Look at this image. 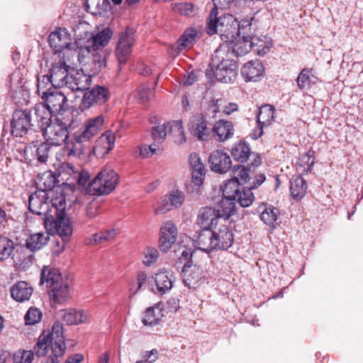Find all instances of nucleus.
I'll return each mask as SVG.
<instances>
[{"mask_svg":"<svg viewBox=\"0 0 363 363\" xmlns=\"http://www.w3.org/2000/svg\"><path fill=\"white\" fill-rule=\"evenodd\" d=\"M51 118L49 117L46 122L37 120L46 141L53 146L65 144L69 157L77 156V147L74 144L73 136L69 135V130L74 129L78 124L77 113L68 111L65 117H57L54 120Z\"/></svg>","mask_w":363,"mask_h":363,"instance_id":"obj_1","label":"nucleus"},{"mask_svg":"<svg viewBox=\"0 0 363 363\" xmlns=\"http://www.w3.org/2000/svg\"><path fill=\"white\" fill-rule=\"evenodd\" d=\"M34 349L38 357H44L50 350L51 363H59L57 359L66 351L62 324L55 322L51 330H44L38 337Z\"/></svg>","mask_w":363,"mask_h":363,"instance_id":"obj_2","label":"nucleus"},{"mask_svg":"<svg viewBox=\"0 0 363 363\" xmlns=\"http://www.w3.org/2000/svg\"><path fill=\"white\" fill-rule=\"evenodd\" d=\"M229 48L220 45L214 52L210 68L206 69V77L213 82L212 77L223 83H232L237 77L238 65L236 62L228 57Z\"/></svg>","mask_w":363,"mask_h":363,"instance_id":"obj_3","label":"nucleus"},{"mask_svg":"<svg viewBox=\"0 0 363 363\" xmlns=\"http://www.w3.org/2000/svg\"><path fill=\"white\" fill-rule=\"evenodd\" d=\"M206 31L210 35L219 33L222 40L228 42L237 35L238 21L233 15L213 8L207 20Z\"/></svg>","mask_w":363,"mask_h":363,"instance_id":"obj_4","label":"nucleus"},{"mask_svg":"<svg viewBox=\"0 0 363 363\" xmlns=\"http://www.w3.org/2000/svg\"><path fill=\"white\" fill-rule=\"evenodd\" d=\"M42 99L45 100V104H37L33 109L34 116L37 120H43L46 122L52 115H60V117L66 116L67 99L61 91L52 90Z\"/></svg>","mask_w":363,"mask_h":363,"instance_id":"obj_5","label":"nucleus"},{"mask_svg":"<svg viewBox=\"0 0 363 363\" xmlns=\"http://www.w3.org/2000/svg\"><path fill=\"white\" fill-rule=\"evenodd\" d=\"M56 218L47 216L43 220L46 230L50 234L56 233L62 239V242H55L52 252L55 255H59L65 250V243L69 242L72 235V226L69 218L62 211L56 209Z\"/></svg>","mask_w":363,"mask_h":363,"instance_id":"obj_6","label":"nucleus"},{"mask_svg":"<svg viewBox=\"0 0 363 363\" xmlns=\"http://www.w3.org/2000/svg\"><path fill=\"white\" fill-rule=\"evenodd\" d=\"M104 118L102 116H98L93 118L87 119L84 125L73 134V141L77 147V155L80 157L89 155L91 150L83 146V143L92 141L103 129Z\"/></svg>","mask_w":363,"mask_h":363,"instance_id":"obj_7","label":"nucleus"},{"mask_svg":"<svg viewBox=\"0 0 363 363\" xmlns=\"http://www.w3.org/2000/svg\"><path fill=\"white\" fill-rule=\"evenodd\" d=\"M119 182V176L113 169L103 168L89 183V187L94 194H108L113 191Z\"/></svg>","mask_w":363,"mask_h":363,"instance_id":"obj_8","label":"nucleus"},{"mask_svg":"<svg viewBox=\"0 0 363 363\" xmlns=\"http://www.w3.org/2000/svg\"><path fill=\"white\" fill-rule=\"evenodd\" d=\"M94 52L90 49V46L86 47L84 49L81 48L79 51L74 50L78 61L84 65L83 69L92 77L106 66L105 56Z\"/></svg>","mask_w":363,"mask_h":363,"instance_id":"obj_9","label":"nucleus"},{"mask_svg":"<svg viewBox=\"0 0 363 363\" xmlns=\"http://www.w3.org/2000/svg\"><path fill=\"white\" fill-rule=\"evenodd\" d=\"M94 52L90 49V46L86 47L84 49L81 48L79 51L74 50L78 61L84 65L83 69L92 77L106 66L105 56Z\"/></svg>","mask_w":363,"mask_h":363,"instance_id":"obj_10","label":"nucleus"},{"mask_svg":"<svg viewBox=\"0 0 363 363\" xmlns=\"http://www.w3.org/2000/svg\"><path fill=\"white\" fill-rule=\"evenodd\" d=\"M234 182H225L220 185V190L222 192V199L219 201L216 209L220 218L228 219L235 211V199L232 194V185Z\"/></svg>","mask_w":363,"mask_h":363,"instance_id":"obj_11","label":"nucleus"},{"mask_svg":"<svg viewBox=\"0 0 363 363\" xmlns=\"http://www.w3.org/2000/svg\"><path fill=\"white\" fill-rule=\"evenodd\" d=\"M32 118L33 121L37 122L33 110L29 113L21 110L16 111L11 123V134L16 137H22L26 135L30 127L33 125L31 123Z\"/></svg>","mask_w":363,"mask_h":363,"instance_id":"obj_12","label":"nucleus"},{"mask_svg":"<svg viewBox=\"0 0 363 363\" xmlns=\"http://www.w3.org/2000/svg\"><path fill=\"white\" fill-rule=\"evenodd\" d=\"M49 44L55 52L62 53L63 57L69 55V52L74 48V45L71 43L69 34L65 28H58L49 35Z\"/></svg>","mask_w":363,"mask_h":363,"instance_id":"obj_13","label":"nucleus"},{"mask_svg":"<svg viewBox=\"0 0 363 363\" xmlns=\"http://www.w3.org/2000/svg\"><path fill=\"white\" fill-rule=\"evenodd\" d=\"M206 271L199 265L194 264L192 260H188L183 267L182 278L185 286L196 288L202 280H206Z\"/></svg>","mask_w":363,"mask_h":363,"instance_id":"obj_14","label":"nucleus"},{"mask_svg":"<svg viewBox=\"0 0 363 363\" xmlns=\"http://www.w3.org/2000/svg\"><path fill=\"white\" fill-rule=\"evenodd\" d=\"M190 133L199 140H207L211 134V128L202 113L193 115L189 121Z\"/></svg>","mask_w":363,"mask_h":363,"instance_id":"obj_15","label":"nucleus"},{"mask_svg":"<svg viewBox=\"0 0 363 363\" xmlns=\"http://www.w3.org/2000/svg\"><path fill=\"white\" fill-rule=\"evenodd\" d=\"M109 96L110 92L106 86H94L84 94L81 107L85 109L89 108L94 105L104 104L108 101Z\"/></svg>","mask_w":363,"mask_h":363,"instance_id":"obj_16","label":"nucleus"},{"mask_svg":"<svg viewBox=\"0 0 363 363\" xmlns=\"http://www.w3.org/2000/svg\"><path fill=\"white\" fill-rule=\"evenodd\" d=\"M134 34L132 29L127 28L120 35L116 55L120 64L125 63L131 53L134 43Z\"/></svg>","mask_w":363,"mask_h":363,"instance_id":"obj_17","label":"nucleus"},{"mask_svg":"<svg viewBox=\"0 0 363 363\" xmlns=\"http://www.w3.org/2000/svg\"><path fill=\"white\" fill-rule=\"evenodd\" d=\"M67 79V88L72 91L87 90L92 82L91 74H89L83 68L69 73V77Z\"/></svg>","mask_w":363,"mask_h":363,"instance_id":"obj_18","label":"nucleus"},{"mask_svg":"<svg viewBox=\"0 0 363 363\" xmlns=\"http://www.w3.org/2000/svg\"><path fill=\"white\" fill-rule=\"evenodd\" d=\"M225 43L223 45L229 48V52L231 50V52L235 56H242L252 49L254 40H252V35H238Z\"/></svg>","mask_w":363,"mask_h":363,"instance_id":"obj_19","label":"nucleus"},{"mask_svg":"<svg viewBox=\"0 0 363 363\" xmlns=\"http://www.w3.org/2000/svg\"><path fill=\"white\" fill-rule=\"evenodd\" d=\"M210 167L212 171L223 174L231 167V160L229 155L223 150L213 151L208 158Z\"/></svg>","mask_w":363,"mask_h":363,"instance_id":"obj_20","label":"nucleus"},{"mask_svg":"<svg viewBox=\"0 0 363 363\" xmlns=\"http://www.w3.org/2000/svg\"><path fill=\"white\" fill-rule=\"evenodd\" d=\"M215 250H227L234 240L233 233L225 224H220L212 229Z\"/></svg>","mask_w":363,"mask_h":363,"instance_id":"obj_21","label":"nucleus"},{"mask_svg":"<svg viewBox=\"0 0 363 363\" xmlns=\"http://www.w3.org/2000/svg\"><path fill=\"white\" fill-rule=\"evenodd\" d=\"M68 176L76 179L77 184L81 186H86L89 181V174L88 172H79V169H76L69 163L62 164L58 170V177H62V180L68 181Z\"/></svg>","mask_w":363,"mask_h":363,"instance_id":"obj_22","label":"nucleus"},{"mask_svg":"<svg viewBox=\"0 0 363 363\" xmlns=\"http://www.w3.org/2000/svg\"><path fill=\"white\" fill-rule=\"evenodd\" d=\"M68 69L69 66L66 65L65 60H60L52 66L50 70V76L55 88L67 87V78L69 77Z\"/></svg>","mask_w":363,"mask_h":363,"instance_id":"obj_23","label":"nucleus"},{"mask_svg":"<svg viewBox=\"0 0 363 363\" xmlns=\"http://www.w3.org/2000/svg\"><path fill=\"white\" fill-rule=\"evenodd\" d=\"M177 229L172 221L165 222L160 228V248L163 252H167L176 242Z\"/></svg>","mask_w":363,"mask_h":363,"instance_id":"obj_24","label":"nucleus"},{"mask_svg":"<svg viewBox=\"0 0 363 363\" xmlns=\"http://www.w3.org/2000/svg\"><path fill=\"white\" fill-rule=\"evenodd\" d=\"M50 146L52 145L47 141L39 145L32 143L25 148L26 158L30 160L36 159L38 162L45 163L49 157Z\"/></svg>","mask_w":363,"mask_h":363,"instance_id":"obj_25","label":"nucleus"},{"mask_svg":"<svg viewBox=\"0 0 363 363\" xmlns=\"http://www.w3.org/2000/svg\"><path fill=\"white\" fill-rule=\"evenodd\" d=\"M220 218L215 208L203 207L199 211L197 222L202 229H213L221 224Z\"/></svg>","mask_w":363,"mask_h":363,"instance_id":"obj_26","label":"nucleus"},{"mask_svg":"<svg viewBox=\"0 0 363 363\" xmlns=\"http://www.w3.org/2000/svg\"><path fill=\"white\" fill-rule=\"evenodd\" d=\"M47 194L41 191L31 194L28 199V208L30 212L37 215H44V220L47 216H52L48 214V203L45 199Z\"/></svg>","mask_w":363,"mask_h":363,"instance_id":"obj_27","label":"nucleus"},{"mask_svg":"<svg viewBox=\"0 0 363 363\" xmlns=\"http://www.w3.org/2000/svg\"><path fill=\"white\" fill-rule=\"evenodd\" d=\"M264 72V68L259 60L247 62L241 69V74L246 82H257Z\"/></svg>","mask_w":363,"mask_h":363,"instance_id":"obj_28","label":"nucleus"},{"mask_svg":"<svg viewBox=\"0 0 363 363\" xmlns=\"http://www.w3.org/2000/svg\"><path fill=\"white\" fill-rule=\"evenodd\" d=\"M184 201V194L179 190L172 191L167 197L163 198L160 206L155 208L156 213H164L171 210L172 207L178 208Z\"/></svg>","mask_w":363,"mask_h":363,"instance_id":"obj_29","label":"nucleus"},{"mask_svg":"<svg viewBox=\"0 0 363 363\" xmlns=\"http://www.w3.org/2000/svg\"><path fill=\"white\" fill-rule=\"evenodd\" d=\"M189 164L191 171V180L195 186H200L205 177L206 169L201 159L197 153L189 155Z\"/></svg>","mask_w":363,"mask_h":363,"instance_id":"obj_30","label":"nucleus"},{"mask_svg":"<svg viewBox=\"0 0 363 363\" xmlns=\"http://www.w3.org/2000/svg\"><path fill=\"white\" fill-rule=\"evenodd\" d=\"M214 138L218 142H224L233 137L234 134L233 124L226 120H219L212 128Z\"/></svg>","mask_w":363,"mask_h":363,"instance_id":"obj_31","label":"nucleus"},{"mask_svg":"<svg viewBox=\"0 0 363 363\" xmlns=\"http://www.w3.org/2000/svg\"><path fill=\"white\" fill-rule=\"evenodd\" d=\"M50 301L54 304H61L71 298L70 289L65 280L48 290Z\"/></svg>","mask_w":363,"mask_h":363,"instance_id":"obj_32","label":"nucleus"},{"mask_svg":"<svg viewBox=\"0 0 363 363\" xmlns=\"http://www.w3.org/2000/svg\"><path fill=\"white\" fill-rule=\"evenodd\" d=\"M194 246L200 250L210 252L215 250L212 229H202L194 241Z\"/></svg>","mask_w":363,"mask_h":363,"instance_id":"obj_33","label":"nucleus"},{"mask_svg":"<svg viewBox=\"0 0 363 363\" xmlns=\"http://www.w3.org/2000/svg\"><path fill=\"white\" fill-rule=\"evenodd\" d=\"M33 288L28 283L19 281L14 284L10 289L11 296L18 302L28 301L33 294Z\"/></svg>","mask_w":363,"mask_h":363,"instance_id":"obj_34","label":"nucleus"},{"mask_svg":"<svg viewBox=\"0 0 363 363\" xmlns=\"http://www.w3.org/2000/svg\"><path fill=\"white\" fill-rule=\"evenodd\" d=\"M157 291L160 294H166L173 287L174 278L173 274L168 271H160L153 277Z\"/></svg>","mask_w":363,"mask_h":363,"instance_id":"obj_35","label":"nucleus"},{"mask_svg":"<svg viewBox=\"0 0 363 363\" xmlns=\"http://www.w3.org/2000/svg\"><path fill=\"white\" fill-rule=\"evenodd\" d=\"M64 281L59 269L48 267L43 268L40 275V284H45L48 290Z\"/></svg>","mask_w":363,"mask_h":363,"instance_id":"obj_36","label":"nucleus"},{"mask_svg":"<svg viewBox=\"0 0 363 363\" xmlns=\"http://www.w3.org/2000/svg\"><path fill=\"white\" fill-rule=\"evenodd\" d=\"M112 34L111 30L109 28H106L95 35H92L87 40L86 47L90 46L91 50L96 51L108 43Z\"/></svg>","mask_w":363,"mask_h":363,"instance_id":"obj_37","label":"nucleus"},{"mask_svg":"<svg viewBox=\"0 0 363 363\" xmlns=\"http://www.w3.org/2000/svg\"><path fill=\"white\" fill-rule=\"evenodd\" d=\"M12 259L14 266L18 270L25 271L32 264L34 255L28 254L23 247H20L19 249H16Z\"/></svg>","mask_w":363,"mask_h":363,"instance_id":"obj_38","label":"nucleus"},{"mask_svg":"<svg viewBox=\"0 0 363 363\" xmlns=\"http://www.w3.org/2000/svg\"><path fill=\"white\" fill-rule=\"evenodd\" d=\"M61 317L67 325H78L88 320V313L83 310L69 308L63 311Z\"/></svg>","mask_w":363,"mask_h":363,"instance_id":"obj_39","label":"nucleus"},{"mask_svg":"<svg viewBox=\"0 0 363 363\" xmlns=\"http://www.w3.org/2000/svg\"><path fill=\"white\" fill-rule=\"evenodd\" d=\"M199 38V33L196 28H187L177 43L179 50H182L192 48Z\"/></svg>","mask_w":363,"mask_h":363,"instance_id":"obj_40","label":"nucleus"},{"mask_svg":"<svg viewBox=\"0 0 363 363\" xmlns=\"http://www.w3.org/2000/svg\"><path fill=\"white\" fill-rule=\"evenodd\" d=\"M50 238L44 233L30 234L26 240V247L30 252L40 250L48 242Z\"/></svg>","mask_w":363,"mask_h":363,"instance_id":"obj_41","label":"nucleus"},{"mask_svg":"<svg viewBox=\"0 0 363 363\" xmlns=\"http://www.w3.org/2000/svg\"><path fill=\"white\" fill-rule=\"evenodd\" d=\"M252 188L238 189V186H232V194L234 199L242 206L248 207L254 201V195L252 193Z\"/></svg>","mask_w":363,"mask_h":363,"instance_id":"obj_42","label":"nucleus"},{"mask_svg":"<svg viewBox=\"0 0 363 363\" xmlns=\"http://www.w3.org/2000/svg\"><path fill=\"white\" fill-rule=\"evenodd\" d=\"M251 154L250 145L244 142L240 141L234 144L231 150V155L233 159L240 162H245Z\"/></svg>","mask_w":363,"mask_h":363,"instance_id":"obj_43","label":"nucleus"},{"mask_svg":"<svg viewBox=\"0 0 363 363\" xmlns=\"http://www.w3.org/2000/svg\"><path fill=\"white\" fill-rule=\"evenodd\" d=\"M307 190L306 180L301 177L293 178L290 182V191L291 196L296 200L302 199Z\"/></svg>","mask_w":363,"mask_h":363,"instance_id":"obj_44","label":"nucleus"},{"mask_svg":"<svg viewBox=\"0 0 363 363\" xmlns=\"http://www.w3.org/2000/svg\"><path fill=\"white\" fill-rule=\"evenodd\" d=\"M162 316V311L159 305H155L146 309L142 322L145 325H156Z\"/></svg>","mask_w":363,"mask_h":363,"instance_id":"obj_45","label":"nucleus"},{"mask_svg":"<svg viewBox=\"0 0 363 363\" xmlns=\"http://www.w3.org/2000/svg\"><path fill=\"white\" fill-rule=\"evenodd\" d=\"M274 119V108L270 105L262 106L257 116V123L262 126L270 125Z\"/></svg>","mask_w":363,"mask_h":363,"instance_id":"obj_46","label":"nucleus"},{"mask_svg":"<svg viewBox=\"0 0 363 363\" xmlns=\"http://www.w3.org/2000/svg\"><path fill=\"white\" fill-rule=\"evenodd\" d=\"M317 78L312 74V69L308 68L303 69L299 73L296 82L301 90L311 86L316 83Z\"/></svg>","mask_w":363,"mask_h":363,"instance_id":"obj_47","label":"nucleus"},{"mask_svg":"<svg viewBox=\"0 0 363 363\" xmlns=\"http://www.w3.org/2000/svg\"><path fill=\"white\" fill-rule=\"evenodd\" d=\"M108 6V0H86L84 3L86 11L94 14L106 11Z\"/></svg>","mask_w":363,"mask_h":363,"instance_id":"obj_48","label":"nucleus"},{"mask_svg":"<svg viewBox=\"0 0 363 363\" xmlns=\"http://www.w3.org/2000/svg\"><path fill=\"white\" fill-rule=\"evenodd\" d=\"M52 87H54V86L52 85V82H51L50 74H44L38 77L37 92L41 98L51 92Z\"/></svg>","mask_w":363,"mask_h":363,"instance_id":"obj_49","label":"nucleus"},{"mask_svg":"<svg viewBox=\"0 0 363 363\" xmlns=\"http://www.w3.org/2000/svg\"><path fill=\"white\" fill-rule=\"evenodd\" d=\"M264 41L256 37H252V40H254L252 49L259 56H264L267 54L272 46V40L270 38L264 37Z\"/></svg>","mask_w":363,"mask_h":363,"instance_id":"obj_50","label":"nucleus"},{"mask_svg":"<svg viewBox=\"0 0 363 363\" xmlns=\"http://www.w3.org/2000/svg\"><path fill=\"white\" fill-rule=\"evenodd\" d=\"M223 103L222 99L212 100L211 106L213 108V112L216 113L222 110L226 115H230L238 109V105L235 103H229L227 105H223Z\"/></svg>","mask_w":363,"mask_h":363,"instance_id":"obj_51","label":"nucleus"},{"mask_svg":"<svg viewBox=\"0 0 363 363\" xmlns=\"http://www.w3.org/2000/svg\"><path fill=\"white\" fill-rule=\"evenodd\" d=\"M118 233V232L116 229L107 230L95 233L93 235L90 244H100L111 241L117 236Z\"/></svg>","mask_w":363,"mask_h":363,"instance_id":"obj_52","label":"nucleus"},{"mask_svg":"<svg viewBox=\"0 0 363 363\" xmlns=\"http://www.w3.org/2000/svg\"><path fill=\"white\" fill-rule=\"evenodd\" d=\"M14 250V243L6 237H0V260L8 259Z\"/></svg>","mask_w":363,"mask_h":363,"instance_id":"obj_53","label":"nucleus"},{"mask_svg":"<svg viewBox=\"0 0 363 363\" xmlns=\"http://www.w3.org/2000/svg\"><path fill=\"white\" fill-rule=\"evenodd\" d=\"M234 177L227 182H234L235 184L232 185L236 188L238 184H245L249 179V170L243 166L238 165L237 169L234 172Z\"/></svg>","mask_w":363,"mask_h":363,"instance_id":"obj_54","label":"nucleus"},{"mask_svg":"<svg viewBox=\"0 0 363 363\" xmlns=\"http://www.w3.org/2000/svg\"><path fill=\"white\" fill-rule=\"evenodd\" d=\"M41 180H44L43 185L45 191L47 189H51L56 184H64L65 181L62 180V177H58V174H53L52 172H47L41 177Z\"/></svg>","mask_w":363,"mask_h":363,"instance_id":"obj_55","label":"nucleus"},{"mask_svg":"<svg viewBox=\"0 0 363 363\" xmlns=\"http://www.w3.org/2000/svg\"><path fill=\"white\" fill-rule=\"evenodd\" d=\"M34 354L30 350H19L13 353L12 363H32Z\"/></svg>","mask_w":363,"mask_h":363,"instance_id":"obj_56","label":"nucleus"},{"mask_svg":"<svg viewBox=\"0 0 363 363\" xmlns=\"http://www.w3.org/2000/svg\"><path fill=\"white\" fill-rule=\"evenodd\" d=\"M260 219L267 225L274 226L277 219V209L272 206L265 208L260 214Z\"/></svg>","mask_w":363,"mask_h":363,"instance_id":"obj_57","label":"nucleus"},{"mask_svg":"<svg viewBox=\"0 0 363 363\" xmlns=\"http://www.w3.org/2000/svg\"><path fill=\"white\" fill-rule=\"evenodd\" d=\"M314 162V157L310 155L309 154H303L297 162L298 170L302 172H308L311 170Z\"/></svg>","mask_w":363,"mask_h":363,"instance_id":"obj_58","label":"nucleus"},{"mask_svg":"<svg viewBox=\"0 0 363 363\" xmlns=\"http://www.w3.org/2000/svg\"><path fill=\"white\" fill-rule=\"evenodd\" d=\"M171 125L172 123L169 122L152 128V136L155 143L163 141L167 135V130L168 128H171Z\"/></svg>","mask_w":363,"mask_h":363,"instance_id":"obj_59","label":"nucleus"},{"mask_svg":"<svg viewBox=\"0 0 363 363\" xmlns=\"http://www.w3.org/2000/svg\"><path fill=\"white\" fill-rule=\"evenodd\" d=\"M43 313L38 308H30L25 315L24 319L26 325H35L42 319Z\"/></svg>","mask_w":363,"mask_h":363,"instance_id":"obj_60","label":"nucleus"},{"mask_svg":"<svg viewBox=\"0 0 363 363\" xmlns=\"http://www.w3.org/2000/svg\"><path fill=\"white\" fill-rule=\"evenodd\" d=\"M171 129L175 132V142L182 144L186 142V136L184 131L183 123L182 121H174L172 123Z\"/></svg>","mask_w":363,"mask_h":363,"instance_id":"obj_61","label":"nucleus"},{"mask_svg":"<svg viewBox=\"0 0 363 363\" xmlns=\"http://www.w3.org/2000/svg\"><path fill=\"white\" fill-rule=\"evenodd\" d=\"M21 77L19 72H14L10 75V91L12 97L15 98V94H17V89H22Z\"/></svg>","mask_w":363,"mask_h":363,"instance_id":"obj_62","label":"nucleus"},{"mask_svg":"<svg viewBox=\"0 0 363 363\" xmlns=\"http://www.w3.org/2000/svg\"><path fill=\"white\" fill-rule=\"evenodd\" d=\"M253 21V18L251 17L250 18L242 19L239 23L238 22V33L236 35H252V22Z\"/></svg>","mask_w":363,"mask_h":363,"instance_id":"obj_63","label":"nucleus"},{"mask_svg":"<svg viewBox=\"0 0 363 363\" xmlns=\"http://www.w3.org/2000/svg\"><path fill=\"white\" fill-rule=\"evenodd\" d=\"M159 252L157 249L147 247L144 251L143 263L146 266H150L157 260Z\"/></svg>","mask_w":363,"mask_h":363,"instance_id":"obj_64","label":"nucleus"}]
</instances>
